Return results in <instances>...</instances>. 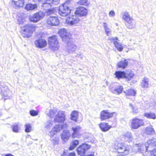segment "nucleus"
<instances>
[{
  "label": "nucleus",
  "mask_w": 156,
  "mask_h": 156,
  "mask_svg": "<svg viewBox=\"0 0 156 156\" xmlns=\"http://www.w3.org/2000/svg\"><path fill=\"white\" fill-rule=\"evenodd\" d=\"M58 34L62 41L66 43L64 50L68 53L74 51L77 49V46L73 42L72 36L67 32V30L64 28L61 29L58 31Z\"/></svg>",
  "instance_id": "f257e3e1"
},
{
  "label": "nucleus",
  "mask_w": 156,
  "mask_h": 156,
  "mask_svg": "<svg viewBox=\"0 0 156 156\" xmlns=\"http://www.w3.org/2000/svg\"><path fill=\"white\" fill-rule=\"evenodd\" d=\"M47 115L51 118H54V121L57 122H63L66 120L65 112L62 111L58 112L56 109L53 108L49 110Z\"/></svg>",
  "instance_id": "f03ea898"
},
{
  "label": "nucleus",
  "mask_w": 156,
  "mask_h": 156,
  "mask_svg": "<svg viewBox=\"0 0 156 156\" xmlns=\"http://www.w3.org/2000/svg\"><path fill=\"white\" fill-rule=\"evenodd\" d=\"M122 18L126 22V25L129 29H132L135 27V24L133 22V19L130 17L129 13L125 12L122 13Z\"/></svg>",
  "instance_id": "7ed1b4c3"
},
{
  "label": "nucleus",
  "mask_w": 156,
  "mask_h": 156,
  "mask_svg": "<svg viewBox=\"0 0 156 156\" xmlns=\"http://www.w3.org/2000/svg\"><path fill=\"white\" fill-rule=\"evenodd\" d=\"M35 28V26L30 24L25 25L22 29L23 36L24 37H29L31 36Z\"/></svg>",
  "instance_id": "20e7f679"
},
{
  "label": "nucleus",
  "mask_w": 156,
  "mask_h": 156,
  "mask_svg": "<svg viewBox=\"0 0 156 156\" xmlns=\"http://www.w3.org/2000/svg\"><path fill=\"white\" fill-rule=\"evenodd\" d=\"M71 12V9L66 3L60 5L59 7L58 13L62 16H66Z\"/></svg>",
  "instance_id": "39448f33"
},
{
  "label": "nucleus",
  "mask_w": 156,
  "mask_h": 156,
  "mask_svg": "<svg viewBox=\"0 0 156 156\" xmlns=\"http://www.w3.org/2000/svg\"><path fill=\"white\" fill-rule=\"evenodd\" d=\"M156 146V139H154L149 140L145 143V146L146 151H153L151 156H156V149L153 150L151 148L153 146Z\"/></svg>",
  "instance_id": "423d86ee"
},
{
  "label": "nucleus",
  "mask_w": 156,
  "mask_h": 156,
  "mask_svg": "<svg viewBox=\"0 0 156 156\" xmlns=\"http://www.w3.org/2000/svg\"><path fill=\"white\" fill-rule=\"evenodd\" d=\"M48 44L50 48L53 50H56L59 48L58 42L57 40L56 37L55 36L49 38Z\"/></svg>",
  "instance_id": "0eeeda50"
},
{
  "label": "nucleus",
  "mask_w": 156,
  "mask_h": 156,
  "mask_svg": "<svg viewBox=\"0 0 156 156\" xmlns=\"http://www.w3.org/2000/svg\"><path fill=\"white\" fill-rule=\"evenodd\" d=\"M114 148L119 153L127 154L129 153V149L124 144L116 142L115 143Z\"/></svg>",
  "instance_id": "6e6552de"
},
{
  "label": "nucleus",
  "mask_w": 156,
  "mask_h": 156,
  "mask_svg": "<svg viewBox=\"0 0 156 156\" xmlns=\"http://www.w3.org/2000/svg\"><path fill=\"white\" fill-rule=\"evenodd\" d=\"M45 15L44 12L39 11L30 15L29 17V20L31 22L36 23L43 18Z\"/></svg>",
  "instance_id": "1a4fd4ad"
},
{
  "label": "nucleus",
  "mask_w": 156,
  "mask_h": 156,
  "mask_svg": "<svg viewBox=\"0 0 156 156\" xmlns=\"http://www.w3.org/2000/svg\"><path fill=\"white\" fill-rule=\"evenodd\" d=\"M0 90H1V94L4 99L10 98L9 96L11 93V91L3 83L2 84V83H0Z\"/></svg>",
  "instance_id": "9d476101"
},
{
  "label": "nucleus",
  "mask_w": 156,
  "mask_h": 156,
  "mask_svg": "<svg viewBox=\"0 0 156 156\" xmlns=\"http://www.w3.org/2000/svg\"><path fill=\"white\" fill-rule=\"evenodd\" d=\"M110 91L112 93L119 94L123 91V88L121 86H118L117 83L112 84L109 87Z\"/></svg>",
  "instance_id": "9b49d317"
},
{
  "label": "nucleus",
  "mask_w": 156,
  "mask_h": 156,
  "mask_svg": "<svg viewBox=\"0 0 156 156\" xmlns=\"http://www.w3.org/2000/svg\"><path fill=\"white\" fill-rule=\"evenodd\" d=\"M80 21L79 17L77 16L74 15L68 17L66 20V22L70 26H75L77 24L79 23Z\"/></svg>",
  "instance_id": "f8f14e48"
},
{
  "label": "nucleus",
  "mask_w": 156,
  "mask_h": 156,
  "mask_svg": "<svg viewBox=\"0 0 156 156\" xmlns=\"http://www.w3.org/2000/svg\"><path fill=\"white\" fill-rule=\"evenodd\" d=\"M114 115L115 116L116 115V113L115 112L110 113L108 110H103L101 112L100 119L101 121L105 120L112 117Z\"/></svg>",
  "instance_id": "ddd939ff"
},
{
  "label": "nucleus",
  "mask_w": 156,
  "mask_h": 156,
  "mask_svg": "<svg viewBox=\"0 0 156 156\" xmlns=\"http://www.w3.org/2000/svg\"><path fill=\"white\" fill-rule=\"evenodd\" d=\"M143 120L141 119L135 118L131 122V128L133 129H137L140 127L144 125Z\"/></svg>",
  "instance_id": "4468645a"
},
{
  "label": "nucleus",
  "mask_w": 156,
  "mask_h": 156,
  "mask_svg": "<svg viewBox=\"0 0 156 156\" xmlns=\"http://www.w3.org/2000/svg\"><path fill=\"white\" fill-rule=\"evenodd\" d=\"M47 24L50 26H56L59 23L58 17L55 16H50L47 19Z\"/></svg>",
  "instance_id": "2eb2a0df"
},
{
  "label": "nucleus",
  "mask_w": 156,
  "mask_h": 156,
  "mask_svg": "<svg viewBox=\"0 0 156 156\" xmlns=\"http://www.w3.org/2000/svg\"><path fill=\"white\" fill-rule=\"evenodd\" d=\"M90 145L86 144H83L80 146L77 149L78 154L83 156L82 154L85 153L86 151L90 148Z\"/></svg>",
  "instance_id": "dca6fc26"
},
{
  "label": "nucleus",
  "mask_w": 156,
  "mask_h": 156,
  "mask_svg": "<svg viewBox=\"0 0 156 156\" xmlns=\"http://www.w3.org/2000/svg\"><path fill=\"white\" fill-rule=\"evenodd\" d=\"M72 130L73 132L72 133L71 136L73 138H79L81 134L80 133L81 129V128L79 126H77L72 127Z\"/></svg>",
  "instance_id": "f3484780"
},
{
  "label": "nucleus",
  "mask_w": 156,
  "mask_h": 156,
  "mask_svg": "<svg viewBox=\"0 0 156 156\" xmlns=\"http://www.w3.org/2000/svg\"><path fill=\"white\" fill-rule=\"evenodd\" d=\"M75 13L80 16H85L87 14V10L84 7H80L76 8Z\"/></svg>",
  "instance_id": "a211bd4d"
},
{
  "label": "nucleus",
  "mask_w": 156,
  "mask_h": 156,
  "mask_svg": "<svg viewBox=\"0 0 156 156\" xmlns=\"http://www.w3.org/2000/svg\"><path fill=\"white\" fill-rule=\"evenodd\" d=\"M35 44L36 47L39 48H42L46 46L47 43L44 39L39 38L35 41Z\"/></svg>",
  "instance_id": "6ab92c4d"
},
{
  "label": "nucleus",
  "mask_w": 156,
  "mask_h": 156,
  "mask_svg": "<svg viewBox=\"0 0 156 156\" xmlns=\"http://www.w3.org/2000/svg\"><path fill=\"white\" fill-rule=\"evenodd\" d=\"M61 126L56 125H55L52 128L50 131L48 133V135L50 137L56 135V133L61 131Z\"/></svg>",
  "instance_id": "aec40b11"
},
{
  "label": "nucleus",
  "mask_w": 156,
  "mask_h": 156,
  "mask_svg": "<svg viewBox=\"0 0 156 156\" xmlns=\"http://www.w3.org/2000/svg\"><path fill=\"white\" fill-rule=\"evenodd\" d=\"M109 40L113 42L114 45L118 51H121L123 50V46L121 44L116 41V40H118L117 37L110 38L109 39Z\"/></svg>",
  "instance_id": "412c9836"
},
{
  "label": "nucleus",
  "mask_w": 156,
  "mask_h": 156,
  "mask_svg": "<svg viewBox=\"0 0 156 156\" xmlns=\"http://www.w3.org/2000/svg\"><path fill=\"white\" fill-rule=\"evenodd\" d=\"M59 2V1L57 0H47L43 4L42 6L49 7L54 5H58Z\"/></svg>",
  "instance_id": "4be33fe9"
},
{
  "label": "nucleus",
  "mask_w": 156,
  "mask_h": 156,
  "mask_svg": "<svg viewBox=\"0 0 156 156\" xmlns=\"http://www.w3.org/2000/svg\"><path fill=\"white\" fill-rule=\"evenodd\" d=\"M61 136L62 140L64 141H66L69 139L71 134L69 130H65L63 131Z\"/></svg>",
  "instance_id": "5701e85b"
},
{
  "label": "nucleus",
  "mask_w": 156,
  "mask_h": 156,
  "mask_svg": "<svg viewBox=\"0 0 156 156\" xmlns=\"http://www.w3.org/2000/svg\"><path fill=\"white\" fill-rule=\"evenodd\" d=\"M128 64V60L126 59H122L117 63L118 67L124 69L125 68Z\"/></svg>",
  "instance_id": "b1692460"
},
{
  "label": "nucleus",
  "mask_w": 156,
  "mask_h": 156,
  "mask_svg": "<svg viewBox=\"0 0 156 156\" xmlns=\"http://www.w3.org/2000/svg\"><path fill=\"white\" fill-rule=\"evenodd\" d=\"M99 126L101 130L103 132L107 131L112 127L111 126L109 125L107 123L105 122L101 123L99 124Z\"/></svg>",
  "instance_id": "393cba45"
},
{
  "label": "nucleus",
  "mask_w": 156,
  "mask_h": 156,
  "mask_svg": "<svg viewBox=\"0 0 156 156\" xmlns=\"http://www.w3.org/2000/svg\"><path fill=\"white\" fill-rule=\"evenodd\" d=\"M149 79L146 77L143 78L140 86L143 88H147L150 87V84L149 83Z\"/></svg>",
  "instance_id": "a878e982"
},
{
  "label": "nucleus",
  "mask_w": 156,
  "mask_h": 156,
  "mask_svg": "<svg viewBox=\"0 0 156 156\" xmlns=\"http://www.w3.org/2000/svg\"><path fill=\"white\" fill-rule=\"evenodd\" d=\"M79 112L76 111H73L70 115L71 119L76 122L78 119Z\"/></svg>",
  "instance_id": "bb28decb"
},
{
  "label": "nucleus",
  "mask_w": 156,
  "mask_h": 156,
  "mask_svg": "<svg viewBox=\"0 0 156 156\" xmlns=\"http://www.w3.org/2000/svg\"><path fill=\"white\" fill-rule=\"evenodd\" d=\"M12 2L13 4L17 7H23L24 4L23 0H12Z\"/></svg>",
  "instance_id": "cd10ccee"
},
{
  "label": "nucleus",
  "mask_w": 156,
  "mask_h": 156,
  "mask_svg": "<svg viewBox=\"0 0 156 156\" xmlns=\"http://www.w3.org/2000/svg\"><path fill=\"white\" fill-rule=\"evenodd\" d=\"M50 138V140L54 145H57L59 143V138L58 136L56 135Z\"/></svg>",
  "instance_id": "c85d7f7f"
},
{
  "label": "nucleus",
  "mask_w": 156,
  "mask_h": 156,
  "mask_svg": "<svg viewBox=\"0 0 156 156\" xmlns=\"http://www.w3.org/2000/svg\"><path fill=\"white\" fill-rule=\"evenodd\" d=\"M134 74L133 72L130 70L127 71L125 73V78H126L127 81L131 80L132 78L134 76Z\"/></svg>",
  "instance_id": "c756f323"
},
{
  "label": "nucleus",
  "mask_w": 156,
  "mask_h": 156,
  "mask_svg": "<svg viewBox=\"0 0 156 156\" xmlns=\"http://www.w3.org/2000/svg\"><path fill=\"white\" fill-rule=\"evenodd\" d=\"M54 122V120H48L46 121L44 124L45 128L47 129H50L53 126Z\"/></svg>",
  "instance_id": "7c9ffc66"
},
{
  "label": "nucleus",
  "mask_w": 156,
  "mask_h": 156,
  "mask_svg": "<svg viewBox=\"0 0 156 156\" xmlns=\"http://www.w3.org/2000/svg\"><path fill=\"white\" fill-rule=\"evenodd\" d=\"M144 116L148 119H154L156 118V114L154 112H146L144 113Z\"/></svg>",
  "instance_id": "2f4dec72"
},
{
  "label": "nucleus",
  "mask_w": 156,
  "mask_h": 156,
  "mask_svg": "<svg viewBox=\"0 0 156 156\" xmlns=\"http://www.w3.org/2000/svg\"><path fill=\"white\" fill-rule=\"evenodd\" d=\"M108 24L107 23H103V27L105 32L107 36H109L111 35L112 31L111 29L108 28Z\"/></svg>",
  "instance_id": "473e14b6"
},
{
  "label": "nucleus",
  "mask_w": 156,
  "mask_h": 156,
  "mask_svg": "<svg viewBox=\"0 0 156 156\" xmlns=\"http://www.w3.org/2000/svg\"><path fill=\"white\" fill-rule=\"evenodd\" d=\"M37 8V6L36 4H32L29 3L26 5L25 8L27 10H35Z\"/></svg>",
  "instance_id": "72a5a7b5"
},
{
  "label": "nucleus",
  "mask_w": 156,
  "mask_h": 156,
  "mask_svg": "<svg viewBox=\"0 0 156 156\" xmlns=\"http://www.w3.org/2000/svg\"><path fill=\"white\" fill-rule=\"evenodd\" d=\"M115 75L116 78L118 79L125 78V72L121 71H116L115 73Z\"/></svg>",
  "instance_id": "f704fd0d"
},
{
  "label": "nucleus",
  "mask_w": 156,
  "mask_h": 156,
  "mask_svg": "<svg viewBox=\"0 0 156 156\" xmlns=\"http://www.w3.org/2000/svg\"><path fill=\"white\" fill-rule=\"evenodd\" d=\"M17 20L18 23L19 24H22L25 21V19L24 17L20 14L18 15L17 17Z\"/></svg>",
  "instance_id": "c9c22d12"
},
{
  "label": "nucleus",
  "mask_w": 156,
  "mask_h": 156,
  "mask_svg": "<svg viewBox=\"0 0 156 156\" xmlns=\"http://www.w3.org/2000/svg\"><path fill=\"white\" fill-rule=\"evenodd\" d=\"M124 92L126 94V96H135L136 93V91L134 90L130 89L126 91H124Z\"/></svg>",
  "instance_id": "e433bc0d"
},
{
  "label": "nucleus",
  "mask_w": 156,
  "mask_h": 156,
  "mask_svg": "<svg viewBox=\"0 0 156 156\" xmlns=\"http://www.w3.org/2000/svg\"><path fill=\"white\" fill-rule=\"evenodd\" d=\"M125 139L129 142L131 141L132 140V137L131 133L129 132H127L124 135Z\"/></svg>",
  "instance_id": "4c0bfd02"
},
{
  "label": "nucleus",
  "mask_w": 156,
  "mask_h": 156,
  "mask_svg": "<svg viewBox=\"0 0 156 156\" xmlns=\"http://www.w3.org/2000/svg\"><path fill=\"white\" fill-rule=\"evenodd\" d=\"M79 5L88 6L90 4V2L87 0H80L78 2Z\"/></svg>",
  "instance_id": "58836bf2"
},
{
  "label": "nucleus",
  "mask_w": 156,
  "mask_h": 156,
  "mask_svg": "<svg viewBox=\"0 0 156 156\" xmlns=\"http://www.w3.org/2000/svg\"><path fill=\"white\" fill-rule=\"evenodd\" d=\"M79 143V140H74L71 144L70 146L69 147V149L70 150H73L78 144Z\"/></svg>",
  "instance_id": "ea45409f"
},
{
  "label": "nucleus",
  "mask_w": 156,
  "mask_h": 156,
  "mask_svg": "<svg viewBox=\"0 0 156 156\" xmlns=\"http://www.w3.org/2000/svg\"><path fill=\"white\" fill-rule=\"evenodd\" d=\"M146 132L148 134L151 135L154 133V131L152 128L149 127L146 128Z\"/></svg>",
  "instance_id": "a19ab883"
},
{
  "label": "nucleus",
  "mask_w": 156,
  "mask_h": 156,
  "mask_svg": "<svg viewBox=\"0 0 156 156\" xmlns=\"http://www.w3.org/2000/svg\"><path fill=\"white\" fill-rule=\"evenodd\" d=\"M25 131L27 133H28L31 131L32 129V127L30 124L27 123L25 124Z\"/></svg>",
  "instance_id": "79ce46f5"
},
{
  "label": "nucleus",
  "mask_w": 156,
  "mask_h": 156,
  "mask_svg": "<svg viewBox=\"0 0 156 156\" xmlns=\"http://www.w3.org/2000/svg\"><path fill=\"white\" fill-rule=\"evenodd\" d=\"M13 131L14 132L17 133L18 132V124L17 123L15 124L12 126Z\"/></svg>",
  "instance_id": "37998d69"
},
{
  "label": "nucleus",
  "mask_w": 156,
  "mask_h": 156,
  "mask_svg": "<svg viewBox=\"0 0 156 156\" xmlns=\"http://www.w3.org/2000/svg\"><path fill=\"white\" fill-rule=\"evenodd\" d=\"M56 125L60 126H61V130L63 128H66L68 127V125L66 123H63L62 125L61 124H56Z\"/></svg>",
  "instance_id": "c03bdc74"
},
{
  "label": "nucleus",
  "mask_w": 156,
  "mask_h": 156,
  "mask_svg": "<svg viewBox=\"0 0 156 156\" xmlns=\"http://www.w3.org/2000/svg\"><path fill=\"white\" fill-rule=\"evenodd\" d=\"M55 12V9L52 8V9H49L47 11V13L48 15L53 14Z\"/></svg>",
  "instance_id": "a18cd8bd"
},
{
  "label": "nucleus",
  "mask_w": 156,
  "mask_h": 156,
  "mask_svg": "<svg viewBox=\"0 0 156 156\" xmlns=\"http://www.w3.org/2000/svg\"><path fill=\"white\" fill-rule=\"evenodd\" d=\"M30 115L32 116H35L38 114L37 112L34 110H30Z\"/></svg>",
  "instance_id": "49530a36"
},
{
  "label": "nucleus",
  "mask_w": 156,
  "mask_h": 156,
  "mask_svg": "<svg viewBox=\"0 0 156 156\" xmlns=\"http://www.w3.org/2000/svg\"><path fill=\"white\" fill-rule=\"evenodd\" d=\"M108 15L110 17H114L115 16V14L114 11L111 10L109 12Z\"/></svg>",
  "instance_id": "de8ad7c7"
},
{
  "label": "nucleus",
  "mask_w": 156,
  "mask_h": 156,
  "mask_svg": "<svg viewBox=\"0 0 156 156\" xmlns=\"http://www.w3.org/2000/svg\"><path fill=\"white\" fill-rule=\"evenodd\" d=\"M129 106L132 109V111L134 113H136L138 112L137 109L134 108L132 105L130 104L129 105Z\"/></svg>",
  "instance_id": "09e8293b"
},
{
  "label": "nucleus",
  "mask_w": 156,
  "mask_h": 156,
  "mask_svg": "<svg viewBox=\"0 0 156 156\" xmlns=\"http://www.w3.org/2000/svg\"><path fill=\"white\" fill-rule=\"evenodd\" d=\"M69 156H75V153L74 152L70 153Z\"/></svg>",
  "instance_id": "8fccbe9b"
},
{
  "label": "nucleus",
  "mask_w": 156,
  "mask_h": 156,
  "mask_svg": "<svg viewBox=\"0 0 156 156\" xmlns=\"http://www.w3.org/2000/svg\"><path fill=\"white\" fill-rule=\"evenodd\" d=\"M80 55L81 56V53L80 52H79V53L75 55V57H79Z\"/></svg>",
  "instance_id": "3c124183"
},
{
  "label": "nucleus",
  "mask_w": 156,
  "mask_h": 156,
  "mask_svg": "<svg viewBox=\"0 0 156 156\" xmlns=\"http://www.w3.org/2000/svg\"><path fill=\"white\" fill-rule=\"evenodd\" d=\"M5 156H14V155L11 154H7L5 155Z\"/></svg>",
  "instance_id": "603ef678"
},
{
  "label": "nucleus",
  "mask_w": 156,
  "mask_h": 156,
  "mask_svg": "<svg viewBox=\"0 0 156 156\" xmlns=\"http://www.w3.org/2000/svg\"><path fill=\"white\" fill-rule=\"evenodd\" d=\"M94 155L93 154H90L87 155L86 156H94Z\"/></svg>",
  "instance_id": "864d4df0"
},
{
  "label": "nucleus",
  "mask_w": 156,
  "mask_h": 156,
  "mask_svg": "<svg viewBox=\"0 0 156 156\" xmlns=\"http://www.w3.org/2000/svg\"><path fill=\"white\" fill-rule=\"evenodd\" d=\"M79 57L81 59L83 58L82 54L81 53V56L80 55V56Z\"/></svg>",
  "instance_id": "5fc2aeb1"
},
{
  "label": "nucleus",
  "mask_w": 156,
  "mask_h": 156,
  "mask_svg": "<svg viewBox=\"0 0 156 156\" xmlns=\"http://www.w3.org/2000/svg\"><path fill=\"white\" fill-rule=\"evenodd\" d=\"M42 0H34L35 2H39L41 1Z\"/></svg>",
  "instance_id": "6e6d98bb"
},
{
  "label": "nucleus",
  "mask_w": 156,
  "mask_h": 156,
  "mask_svg": "<svg viewBox=\"0 0 156 156\" xmlns=\"http://www.w3.org/2000/svg\"><path fill=\"white\" fill-rule=\"evenodd\" d=\"M61 156H65V154L64 153V154H62Z\"/></svg>",
  "instance_id": "4d7b16f0"
},
{
  "label": "nucleus",
  "mask_w": 156,
  "mask_h": 156,
  "mask_svg": "<svg viewBox=\"0 0 156 156\" xmlns=\"http://www.w3.org/2000/svg\"><path fill=\"white\" fill-rule=\"evenodd\" d=\"M139 149H140H140H140V148H139Z\"/></svg>",
  "instance_id": "13d9d810"
}]
</instances>
